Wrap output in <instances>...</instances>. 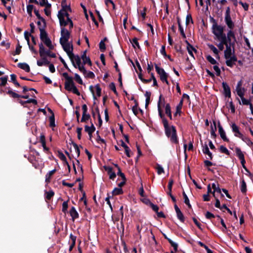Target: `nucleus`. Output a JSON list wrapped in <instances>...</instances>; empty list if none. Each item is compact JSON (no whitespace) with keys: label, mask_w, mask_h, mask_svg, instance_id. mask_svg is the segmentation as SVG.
<instances>
[{"label":"nucleus","mask_w":253,"mask_h":253,"mask_svg":"<svg viewBox=\"0 0 253 253\" xmlns=\"http://www.w3.org/2000/svg\"><path fill=\"white\" fill-rule=\"evenodd\" d=\"M71 11V8L69 6L62 5V9L58 12V17L59 20L60 25L61 27H65L69 25V28H72L73 22L69 17V12Z\"/></svg>","instance_id":"1"},{"label":"nucleus","mask_w":253,"mask_h":253,"mask_svg":"<svg viewBox=\"0 0 253 253\" xmlns=\"http://www.w3.org/2000/svg\"><path fill=\"white\" fill-rule=\"evenodd\" d=\"M61 37L60 39V43L64 50L65 51H68V52L70 53L72 49V47H73L72 43L69 42L70 33L68 30L62 27L61 28Z\"/></svg>","instance_id":"2"},{"label":"nucleus","mask_w":253,"mask_h":253,"mask_svg":"<svg viewBox=\"0 0 253 253\" xmlns=\"http://www.w3.org/2000/svg\"><path fill=\"white\" fill-rule=\"evenodd\" d=\"M73 47H72L71 52H68V51H65L67 54L68 56L72 61L73 66L76 68H78L81 72L83 74H85L86 73V70L85 69L83 64L81 63V59L79 55H75L73 53Z\"/></svg>","instance_id":"3"},{"label":"nucleus","mask_w":253,"mask_h":253,"mask_svg":"<svg viewBox=\"0 0 253 253\" xmlns=\"http://www.w3.org/2000/svg\"><path fill=\"white\" fill-rule=\"evenodd\" d=\"M164 126L166 134L170 138V141L174 143H177L178 140L175 127L173 126H170L168 123H167V125H164Z\"/></svg>","instance_id":"4"},{"label":"nucleus","mask_w":253,"mask_h":253,"mask_svg":"<svg viewBox=\"0 0 253 253\" xmlns=\"http://www.w3.org/2000/svg\"><path fill=\"white\" fill-rule=\"evenodd\" d=\"M224 27L221 25L214 23L212 25L211 31L214 36L215 40L224 38H226V34L224 33Z\"/></svg>","instance_id":"5"},{"label":"nucleus","mask_w":253,"mask_h":253,"mask_svg":"<svg viewBox=\"0 0 253 253\" xmlns=\"http://www.w3.org/2000/svg\"><path fill=\"white\" fill-rule=\"evenodd\" d=\"M65 89L69 91H71L74 94L80 95V93L77 87L75 86L73 82V80L65 82Z\"/></svg>","instance_id":"6"},{"label":"nucleus","mask_w":253,"mask_h":253,"mask_svg":"<svg viewBox=\"0 0 253 253\" xmlns=\"http://www.w3.org/2000/svg\"><path fill=\"white\" fill-rule=\"evenodd\" d=\"M165 102V99L163 98L162 95H160L159 96V99L158 102V110L159 112V115L161 119H162V123L163 125H167V123H168L167 119L165 118L164 115L162 113V110L161 108L160 104L161 103Z\"/></svg>","instance_id":"7"},{"label":"nucleus","mask_w":253,"mask_h":253,"mask_svg":"<svg viewBox=\"0 0 253 253\" xmlns=\"http://www.w3.org/2000/svg\"><path fill=\"white\" fill-rule=\"evenodd\" d=\"M155 69L157 73L160 75L161 80L163 82H165L167 84H169V82L167 80L168 75L165 70L163 68H160L156 64L155 65Z\"/></svg>","instance_id":"8"},{"label":"nucleus","mask_w":253,"mask_h":253,"mask_svg":"<svg viewBox=\"0 0 253 253\" xmlns=\"http://www.w3.org/2000/svg\"><path fill=\"white\" fill-rule=\"evenodd\" d=\"M224 57L235 56L234 55V43H230L226 45V49L224 52Z\"/></svg>","instance_id":"9"},{"label":"nucleus","mask_w":253,"mask_h":253,"mask_svg":"<svg viewBox=\"0 0 253 253\" xmlns=\"http://www.w3.org/2000/svg\"><path fill=\"white\" fill-rule=\"evenodd\" d=\"M235 152L236 155L241 161V163L243 168H245V160L244 158V155L240 148L237 147L235 148Z\"/></svg>","instance_id":"10"},{"label":"nucleus","mask_w":253,"mask_h":253,"mask_svg":"<svg viewBox=\"0 0 253 253\" xmlns=\"http://www.w3.org/2000/svg\"><path fill=\"white\" fill-rule=\"evenodd\" d=\"M216 40L219 42V43L216 44L218 48L219 51H222L224 48V46L225 45L226 47V45L228 44V42H227L226 38L217 39Z\"/></svg>","instance_id":"11"},{"label":"nucleus","mask_w":253,"mask_h":253,"mask_svg":"<svg viewBox=\"0 0 253 253\" xmlns=\"http://www.w3.org/2000/svg\"><path fill=\"white\" fill-rule=\"evenodd\" d=\"M231 128L232 131L234 133V135L236 137H239L240 139L244 135L240 131L239 127L234 123L231 125Z\"/></svg>","instance_id":"12"},{"label":"nucleus","mask_w":253,"mask_h":253,"mask_svg":"<svg viewBox=\"0 0 253 253\" xmlns=\"http://www.w3.org/2000/svg\"><path fill=\"white\" fill-rule=\"evenodd\" d=\"M226 59V64L227 66L232 67L237 61V58L235 56L225 57Z\"/></svg>","instance_id":"13"},{"label":"nucleus","mask_w":253,"mask_h":253,"mask_svg":"<svg viewBox=\"0 0 253 253\" xmlns=\"http://www.w3.org/2000/svg\"><path fill=\"white\" fill-rule=\"evenodd\" d=\"M224 21L229 29L233 30L235 27L234 23L232 20L231 16H225Z\"/></svg>","instance_id":"14"},{"label":"nucleus","mask_w":253,"mask_h":253,"mask_svg":"<svg viewBox=\"0 0 253 253\" xmlns=\"http://www.w3.org/2000/svg\"><path fill=\"white\" fill-rule=\"evenodd\" d=\"M222 87L223 88L224 94L226 97H231V90L229 85L226 83L223 82L222 83Z\"/></svg>","instance_id":"15"},{"label":"nucleus","mask_w":253,"mask_h":253,"mask_svg":"<svg viewBox=\"0 0 253 253\" xmlns=\"http://www.w3.org/2000/svg\"><path fill=\"white\" fill-rule=\"evenodd\" d=\"M227 42H228L231 43L232 39H233L234 41H236V38L234 32L232 30L230 29L227 34L226 36Z\"/></svg>","instance_id":"16"},{"label":"nucleus","mask_w":253,"mask_h":253,"mask_svg":"<svg viewBox=\"0 0 253 253\" xmlns=\"http://www.w3.org/2000/svg\"><path fill=\"white\" fill-rule=\"evenodd\" d=\"M95 127L94 125L92 124L91 126H85L84 130L89 135L90 139L91 138L92 133L95 131Z\"/></svg>","instance_id":"17"},{"label":"nucleus","mask_w":253,"mask_h":253,"mask_svg":"<svg viewBox=\"0 0 253 253\" xmlns=\"http://www.w3.org/2000/svg\"><path fill=\"white\" fill-rule=\"evenodd\" d=\"M202 151L204 154H205L208 156L209 157L207 158V159H209L211 160L212 159V153L210 151L209 147L207 144H205L204 145H203Z\"/></svg>","instance_id":"18"},{"label":"nucleus","mask_w":253,"mask_h":253,"mask_svg":"<svg viewBox=\"0 0 253 253\" xmlns=\"http://www.w3.org/2000/svg\"><path fill=\"white\" fill-rule=\"evenodd\" d=\"M218 131L221 138L226 142H228L229 139L226 136V133L221 126H219Z\"/></svg>","instance_id":"19"},{"label":"nucleus","mask_w":253,"mask_h":253,"mask_svg":"<svg viewBox=\"0 0 253 253\" xmlns=\"http://www.w3.org/2000/svg\"><path fill=\"white\" fill-rule=\"evenodd\" d=\"M40 39L42 42H43L47 39H49L48 37H47L46 32L43 29L40 28Z\"/></svg>","instance_id":"20"},{"label":"nucleus","mask_w":253,"mask_h":253,"mask_svg":"<svg viewBox=\"0 0 253 253\" xmlns=\"http://www.w3.org/2000/svg\"><path fill=\"white\" fill-rule=\"evenodd\" d=\"M42 59L41 60L37 61V65L39 66H42L43 65H46L49 64V62L47 60V59L45 57V56L43 57H41Z\"/></svg>","instance_id":"21"},{"label":"nucleus","mask_w":253,"mask_h":253,"mask_svg":"<svg viewBox=\"0 0 253 253\" xmlns=\"http://www.w3.org/2000/svg\"><path fill=\"white\" fill-rule=\"evenodd\" d=\"M70 215L73 220L78 218L79 214L74 207H72L70 211Z\"/></svg>","instance_id":"22"},{"label":"nucleus","mask_w":253,"mask_h":253,"mask_svg":"<svg viewBox=\"0 0 253 253\" xmlns=\"http://www.w3.org/2000/svg\"><path fill=\"white\" fill-rule=\"evenodd\" d=\"M48 50H46L42 44V43H41L39 45V53L41 57H43L45 56L46 53L47 52Z\"/></svg>","instance_id":"23"},{"label":"nucleus","mask_w":253,"mask_h":253,"mask_svg":"<svg viewBox=\"0 0 253 253\" xmlns=\"http://www.w3.org/2000/svg\"><path fill=\"white\" fill-rule=\"evenodd\" d=\"M18 66L21 69L25 70L27 72H29L30 69L29 66L25 63H20L18 64Z\"/></svg>","instance_id":"24"},{"label":"nucleus","mask_w":253,"mask_h":253,"mask_svg":"<svg viewBox=\"0 0 253 253\" xmlns=\"http://www.w3.org/2000/svg\"><path fill=\"white\" fill-rule=\"evenodd\" d=\"M73 152L74 153L75 157H76L77 158L79 157L80 156V152L79 148L77 144H76V143L73 144Z\"/></svg>","instance_id":"25"},{"label":"nucleus","mask_w":253,"mask_h":253,"mask_svg":"<svg viewBox=\"0 0 253 253\" xmlns=\"http://www.w3.org/2000/svg\"><path fill=\"white\" fill-rule=\"evenodd\" d=\"M245 91V89L244 87H236V91L240 97L244 96Z\"/></svg>","instance_id":"26"},{"label":"nucleus","mask_w":253,"mask_h":253,"mask_svg":"<svg viewBox=\"0 0 253 253\" xmlns=\"http://www.w3.org/2000/svg\"><path fill=\"white\" fill-rule=\"evenodd\" d=\"M106 170H107L108 174L109 176V178L113 180L114 179L116 176V174L115 172L113 171L112 169L111 168H108L106 169Z\"/></svg>","instance_id":"27"},{"label":"nucleus","mask_w":253,"mask_h":253,"mask_svg":"<svg viewBox=\"0 0 253 253\" xmlns=\"http://www.w3.org/2000/svg\"><path fill=\"white\" fill-rule=\"evenodd\" d=\"M82 59L83 61V64H87L89 65H91V61L89 57L86 56L85 52L82 55Z\"/></svg>","instance_id":"28"},{"label":"nucleus","mask_w":253,"mask_h":253,"mask_svg":"<svg viewBox=\"0 0 253 253\" xmlns=\"http://www.w3.org/2000/svg\"><path fill=\"white\" fill-rule=\"evenodd\" d=\"M165 113L168 116L170 120H172V115L171 112L170 106L169 104H167L165 106Z\"/></svg>","instance_id":"29"},{"label":"nucleus","mask_w":253,"mask_h":253,"mask_svg":"<svg viewBox=\"0 0 253 253\" xmlns=\"http://www.w3.org/2000/svg\"><path fill=\"white\" fill-rule=\"evenodd\" d=\"M212 188L213 189V191L212 192V193L214 197H215V192H217L219 193H221V190L219 187L218 184H216L215 183H213L212 184Z\"/></svg>","instance_id":"30"},{"label":"nucleus","mask_w":253,"mask_h":253,"mask_svg":"<svg viewBox=\"0 0 253 253\" xmlns=\"http://www.w3.org/2000/svg\"><path fill=\"white\" fill-rule=\"evenodd\" d=\"M208 46L215 55H218L219 51L214 45L211 44H208Z\"/></svg>","instance_id":"31"},{"label":"nucleus","mask_w":253,"mask_h":253,"mask_svg":"<svg viewBox=\"0 0 253 253\" xmlns=\"http://www.w3.org/2000/svg\"><path fill=\"white\" fill-rule=\"evenodd\" d=\"M244 142H245L248 146H252L253 145V142L251 141V140L245 135H243L242 137L241 138Z\"/></svg>","instance_id":"32"},{"label":"nucleus","mask_w":253,"mask_h":253,"mask_svg":"<svg viewBox=\"0 0 253 253\" xmlns=\"http://www.w3.org/2000/svg\"><path fill=\"white\" fill-rule=\"evenodd\" d=\"M183 104V100H181L179 104L177 105L176 108V112L174 113V116H176L177 114H180L181 113V110Z\"/></svg>","instance_id":"33"},{"label":"nucleus","mask_w":253,"mask_h":253,"mask_svg":"<svg viewBox=\"0 0 253 253\" xmlns=\"http://www.w3.org/2000/svg\"><path fill=\"white\" fill-rule=\"evenodd\" d=\"M123 192L122 188L120 187H116L114 188V189L112 191V193L113 195H118L122 194Z\"/></svg>","instance_id":"34"},{"label":"nucleus","mask_w":253,"mask_h":253,"mask_svg":"<svg viewBox=\"0 0 253 253\" xmlns=\"http://www.w3.org/2000/svg\"><path fill=\"white\" fill-rule=\"evenodd\" d=\"M56 170L53 169L52 170L49 171L45 175V181L46 182H49L51 176L54 173Z\"/></svg>","instance_id":"35"},{"label":"nucleus","mask_w":253,"mask_h":253,"mask_svg":"<svg viewBox=\"0 0 253 253\" xmlns=\"http://www.w3.org/2000/svg\"><path fill=\"white\" fill-rule=\"evenodd\" d=\"M214 127H213L212 126H211V134L212 137L215 138L216 136L215 131L216 130V125L215 123L214 122Z\"/></svg>","instance_id":"36"},{"label":"nucleus","mask_w":253,"mask_h":253,"mask_svg":"<svg viewBox=\"0 0 253 253\" xmlns=\"http://www.w3.org/2000/svg\"><path fill=\"white\" fill-rule=\"evenodd\" d=\"M7 80H8L7 76H4V77L0 78V85L1 86H3L5 85V84L7 83Z\"/></svg>","instance_id":"37"},{"label":"nucleus","mask_w":253,"mask_h":253,"mask_svg":"<svg viewBox=\"0 0 253 253\" xmlns=\"http://www.w3.org/2000/svg\"><path fill=\"white\" fill-rule=\"evenodd\" d=\"M49 49H52L54 48L53 45L52 44L51 40L49 39L43 42Z\"/></svg>","instance_id":"38"},{"label":"nucleus","mask_w":253,"mask_h":253,"mask_svg":"<svg viewBox=\"0 0 253 253\" xmlns=\"http://www.w3.org/2000/svg\"><path fill=\"white\" fill-rule=\"evenodd\" d=\"M44 6L45 7L44 10L45 14L47 16H49L51 13V11H50L51 4H48L46 5H44Z\"/></svg>","instance_id":"39"},{"label":"nucleus","mask_w":253,"mask_h":253,"mask_svg":"<svg viewBox=\"0 0 253 253\" xmlns=\"http://www.w3.org/2000/svg\"><path fill=\"white\" fill-rule=\"evenodd\" d=\"M173 184V180L172 179H169L168 184V190L167 192L168 195H170L171 194L172 186Z\"/></svg>","instance_id":"40"},{"label":"nucleus","mask_w":253,"mask_h":253,"mask_svg":"<svg viewBox=\"0 0 253 253\" xmlns=\"http://www.w3.org/2000/svg\"><path fill=\"white\" fill-rule=\"evenodd\" d=\"M45 194L46 199L49 200L54 196V193L53 191L50 190L48 192H46Z\"/></svg>","instance_id":"41"},{"label":"nucleus","mask_w":253,"mask_h":253,"mask_svg":"<svg viewBox=\"0 0 253 253\" xmlns=\"http://www.w3.org/2000/svg\"><path fill=\"white\" fill-rule=\"evenodd\" d=\"M182 194L184 197V202L185 204L187 205L188 206V207L190 208L191 205L190 204V201L187 195L185 194V192H183Z\"/></svg>","instance_id":"42"},{"label":"nucleus","mask_w":253,"mask_h":253,"mask_svg":"<svg viewBox=\"0 0 253 253\" xmlns=\"http://www.w3.org/2000/svg\"><path fill=\"white\" fill-rule=\"evenodd\" d=\"M219 150L221 153H224L227 155H230V152L229 150L223 145L220 146Z\"/></svg>","instance_id":"43"},{"label":"nucleus","mask_w":253,"mask_h":253,"mask_svg":"<svg viewBox=\"0 0 253 253\" xmlns=\"http://www.w3.org/2000/svg\"><path fill=\"white\" fill-rule=\"evenodd\" d=\"M207 59L209 62H210L212 65H215L217 64V61L211 55L207 56Z\"/></svg>","instance_id":"44"},{"label":"nucleus","mask_w":253,"mask_h":253,"mask_svg":"<svg viewBox=\"0 0 253 253\" xmlns=\"http://www.w3.org/2000/svg\"><path fill=\"white\" fill-rule=\"evenodd\" d=\"M90 118V115L87 113L83 114L82 118L81 119V122H85Z\"/></svg>","instance_id":"45"},{"label":"nucleus","mask_w":253,"mask_h":253,"mask_svg":"<svg viewBox=\"0 0 253 253\" xmlns=\"http://www.w3.org/2000/svg\"><path fill=\"white\" fill-rule=\"evenodd\" d=\"M187 50L189 54L193 57L194 58L193 51H195V48L191 45H188L187 46Z\"/></svg>","instance_id":"46"},{"label":"nucleus","mask_w":253,"mask_h":253,"mask_svg":"<svg viewBox=\"0 0 253 253\" xmlns=\"http://www.w3.org/2000/svg\"><path fill=\"white\" fill-rule=\"evenodd\" d=\"M156 169H157L158 174L159 175L162 174V173L164 172V169L161 165H160L159 164H158L157 165Z\"/></svg>","instance_id":"47"},{"label":"nucleus","mask_w":253,"mask_h":253,"mask_svg":"<svg viewBox=\"0 0 253 253\" xmlns=\"http://www.w3.org/2000/svg\"><path fill=\"white\" fill-rule=\"evenodd\" d=\"M115 166L118 169L117 174L118 175H120L122 177L123 180H126L125 174L121 172L120 167L117 165H115Z\"/></svg>","instance_id":"48"},{"label":"nucleus","mask_w":253,"mask_h":253,"mask_svg":"<svg viewBox=\"0 0 253 253\" xmlns=\"http://www.w3.org/2000/svg\"><path fill=\"white\" fill-rule=\"evenodd\" d=\"M99 48L102 52H104L106 49L104 41L102 40L99 43Z\"/></svg>","instance_id":"49"},{"label":"nucleus","mask_w":253,"mask_h":253,"mask_svg":"<svg viewBox=\"0 0 253 253\" xmlns=\"http://www.w3.org/2000/svg\"><path fill=\"white\" fill-rule=\"evenodd\" d=\"M75 80L77 82H78L79 84H83V81L80 77V76L78 74H75Z\"/></svg>","instance_id":"50"},{"label":"nucleus","mask_w":253,"mask_h":253,"mask_svg":"<svg viewBox=\"0 0 253 253\" xmlns=\"http://www.w3.org/2000/svg\"><path fill=\"white\" fill-rule=\"evenodd\" d=\"M169 243L170 244L171 246L173 248L174 251L176 252L177 250V248H178L177 244L173 242L170 239H169Z\"/></svg>","instance_id":"51"},{"label":"nucleus","mask_w":253,"mask_h":253,"mask_svg":"<svg viewBox=\"0 0 253 253\" xmlns=\"http://www.w3.org/2000/svg\"><path fill=\"white\" fill-rule=\"evenodd\" d=\"M240 98L242 100V103L243 105H249L250 106V104H252V103L250 102V101L245 98L244 96L240 97Z\"/></svg>","instance_id":"52"},{"label":"nucleus","mask_w":253,"mask_h":253,"mask_svg":"<svg viewBox=\"0 0 253 253\" xmlns=\"http://www.w3.org/2000/svg\"><path fill=\"white\" fill-rule=\"evenodd\" d=\"M176 215H177V218L181 221V222H184V216L182 214V213L181 212V211L178 212H176Z\"/></svg>","instance_id":"53"},{"label":"nucleus","mask_w":253,"mask_h":253,"mask_svg":"<svg viewBox=\"0 0 253 253\" xmlns=\"http://www.w3.org/2000/svg\"><path fill=\"white\" fill-rule=\"evenodd\" d=\"M246 184L245 182L243 180L241 185V191L242 193H245L246 192Z\"/></svg>","instance_id":"54"},{"label":"nucleus","mask_w":253,"mask_h":253,"mask_svg":"<svg viewBox=\"0 0 253 253\" xmlns=\"http://www.w3.org/2000/svg\"><path fill=\"white\" fill-rule=\"evenodd\" d=\"M132 44L134 48H135L136 47L139 48V45L137 38H134L132 39Z\"/></svg>","instance_id":"55"},{"label":"nucleus","mask_w":253,"mask_h":253,"mask_svg":"<svg viewBox=\"0 0 253 253\" xmlns=\"http://www.w3.org/2000/svg\"><path fill=\"white\" fill-rule=\"evenodd\" d=\"M31 36V33H29L28 32H27V31H25L24 32V37H25V39L26 40L27 42H28V44L29 45V42H30V39H29V38Z\"/></svg>","instance_id":"56"},{"label":"nucleus","mask_w":253,"mask_h":253,"mask_svg":"<svg viewBox=\"0 0 253 253\" xmlns=\"http://www.w3.org/2000/svg\"><path fill=\"white\" fill-rule=\"evenodd\" d=\"M213 68L214 70L215 71L216 75L218 76L220 75V70L218 66H217L216 64L214 65L213 66Z\"/></svg>","instance_id":"57"},{"label":"nucleus","mask_w":253,"mask_h":253,"mask_svg":"<svg viewBox=\"0 0 253 253\" xmlns=\"http://www.w3.org/2000/svg\"><path fill=\"white\" fill-rule=\"evenodd\" d=\"M62 75H63V77L65 79V82H67V81H70L71 80H73V78L71 77H70L68 75V73H63Z\"/></svg>","instance_id":"58"},{"label":"nucleus","mask_w":253,"mask_h":253,"mask_svg":"<svg viewBox=\"0 0 253 253\" xmlns=\"http://www.w3.org/2000/svg\"><path fill=\"white\" fill-rule=\"evenodd\" d=\"M84 75L85 77H88V78H93L94 77V73L91 71H89V72L86 71V73Z\"/></svg>","instance_id":"59"},{"label":"nucleus","mask_w":253,"mask_h":253,"mask_svg":"<svg viewBox=\"0 0 253 253\" xmlns=\"http://www.w3.org/2000/svg\"><path fill=\"white\" fill-rule=\"evenodd\" d=\"M7 93L11 95L12 97L14 98H19L20 97V95L15 92H13L12 90H8L7 91Z\"/></svg>","instance_id":"60"},{"label":"nucleus","mask_w":253,"mask_h":253,"mask_svg":"<svg viewBox=\"0 0 253 253\" xmlns=\"http://www.w3.org/2000/svg\"><path fill=\"white\" fill-rule=\"evenodd\" d=\"M70 237H71L72 241V244L70 247V249H69L70 251L72 250V248L74 246V245L75 244V242H76V237H75L73 236L72 235H71Z\"/></svg>","instance_id":"61"},{"label":"nucleus","mask_w":253,"mask_h":253,"mask_svg":"<svg viewBox=\"0 0 253 253\" xmlns=\"http://www.w3.org/2000/svg\"><path fill=\"white\" fill-rule=\"evenodd\" d=\"M95 89H96V95L98 96H100L101 95V89L100 87H99V85L97 84L95 86Z\"/></svg>","instance_id":"62"},{"label":"nucleus","mask_w":253,"mask_h":253,"mask_svg":"<svg viewBox=\"0 0 253 253\" xmlns=\"http://www.w3.org/2000/svg\"><path fill=\"white\" fill-rule=\"evenodd\" d=\"M68 209V202L67 201L64 202L62 204V211L65 212Z\"/></svg>","instance_id":"63"},{"label":"nucleus","mask_w":253,"mask_h":253,"mask_svg":"<svg viewBox=\"0 0 253 253\" xmlns=\"http://www.w3.org/2000/svg\"><path fill=\"white\" fill-rule=\"evenodd\" d=\"M49 121H50V126H54L55 125V121H54V118L53 115L50 117Z\"/></svg>","instance_id":"64"}]
</instances>
